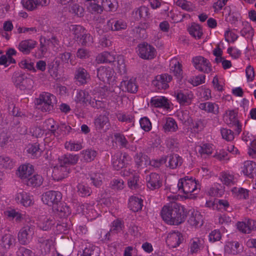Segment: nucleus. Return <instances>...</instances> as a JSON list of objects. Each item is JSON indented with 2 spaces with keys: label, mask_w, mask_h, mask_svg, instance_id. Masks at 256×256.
I'll use <instances>...</instances> for the list:
<instances>
[{
  "label": "nucleus",
  "mask_w": 256,
  "mask_h": 256,
  "mask_svg": "<svg viewBox=\"0 0 256 256\" xmlns=\"http://www.w3.org/2000/svg\"><path fill=\"white\" fill-rule=\"evenodd\" d=\"M162 220L171 225H178L184 220L182 208L176 202L164 206L161 210Z\"/></svg>",
  "instance_id": "f257e3e1"
},
{
  "label": "nucleus",
  "mask_w": 256,
  "mask_h": 256,
  "mask_svg": "<svg viewBox=\"0 0 256 256\" xmlns=\"http://www.w3.org/2000/svg\"><path fill=\"white\" fill-rule=\"evenodd\" d=\"M178 188L179 192L184 193L186 198L190 199L196 198L200 190V185L196 180L188 176L179 180Z\"/></svg>",
  "instance_id": "f03ea898"
},
{
  "label": "nucleus",
  "mask_w": 256,
  "mask_h": 256,
  "mask_svg": "<svg viewBox=\"0 0 256 256\" xmlns=\"http://www.w3.org/2000/svg\"><path fill=\"white\" fill-rule=\"evenodd\" d=\"M56 102V97L53 94L44 92L39 97L36 99L35 104L37 108L42 112H50L54 109V105Z\"/></svg>",
  "instance_id": "7ed1b4c3"
},
{
  "label": "nucleus",
  "mask_w": 256,
  "mask_h": 256,
  "mask_svg": "<svg viewBox=\"0 0 256 256\" xmlns=\"http://www.w3.org/2000/svg\"><path fill=\"white\" fill-rule=\"evenodd\" d=\"M145 180L146 187L150 190H158L162 186V176L156 172H151L147 174Z\"/></svg>",
  "instance_id": "20e7f679"
},
{
  "label": "nucleus",
  "mask_w": 256,
  "mask_h": 256,
  "mask_svg": "<svg viewBox=\"0 0 256 256\" xmlns=\"http://www.w3.org/2000/svg\"><path fill=\"white\" fill-rule=\"evenodd\" d=\"M62 194L60 192L55 190H49L42 195V200L43 202L52 208L56 206L61 202Z\"/></svg>",
  "instance_id": "39448f33"
},
{
  "label": "nucleus",
  "mask_w": 256,
  "mask_h": 256,
  "mask_svg": "<svg viewBox=\"0 0 256 256\" xmlns=\"http://www.w3.org/2000/svg\"><path fill=\"white\" fill-rule=\"evenodd\" d=\"M192 62L194 67L200 72L208 74L212 70L210 63L203 56H196L192 58Z\"/></svg>",
  "instance_id": "423d86ee"
},
{
  "label": "nucleus",
  "mask_w": 256,
  "mask_h": 256,
  "mask_svg": "<svg viewBox=\"0 0 256 256\" xmlns=\"http://www.w3.org/2000/svg\"><path fill=\"white\" fill-rule=\"evenodd\" d=\"M94 126L98 132H106L110 127V123L108 116L106 114H100L94 120Z\"/></svg>",
  "instance_id": "0eeeda50"
},
{
  "label": "nucleus",
  "mask_w": 256,
  "mask_h": 256,
  "mask_svg": "<svg viewBox=\"0 0 256 256\" xmlns=\"http://www.w3.org/2000/svg\"><path fill=\"white\" fill-rule=\"evenodd\" d=\"M34 234V228L32 226H26L21 228L18 234L19 242L24 245L27 244L30 241Z\"/></svg>",
  "instance_id": "6e6552de"
},
{
  "label": "nucleus",
  "mask_w": 256,
  "mask_h": 256,
  "mask_svg": "<svg viewBox=\"0 0 256 256\" xmlns=\"http://www.w3.org/2000/svg\"><path fill=\"white\" fill-rule=\"evenodd\" d=\"M138 54L144 60H150L156 56V50L152 46L147 43L138 44Z\"/></svg>",
  "instance_id": "1a4fd4ad"
},
{
  "label": "nucleus",
  "mask_w": 256,
  "mask_h": 256,
  "mask_svg": "<svg viewBox=\"0 0 256 256\" xmlns=\"http://www.w3.org/2000/svg\"><path fill=\"white\" fill-rule=\"evenodd\" d=\"M172 80V76L167 74L156 76L152 84L158 90H166L169 87L168 83Z\"/></svg>",
  "instance_id": "9d476101"
},
{
  "label": "nucleus",
  "mask_w": 256,
  "mask_h": 256,
  "mask_svg": "<svg viewBox=\"0 0 256 256\" xmlns=\"http://www.w3.org/2000/svg\"><path fill=\"white\" fill-rule=\"evenodd\" d=\"M130 158V156L126 153L116 154L112 156V164L114 168L118 170L120 168H124L126 164Z\"/></svg>",
  "instance_id": "9b49d317"
},
{
  "label": "nucleus",
  "mask_w": 256,
  "mask_h": 256,
  "mask_svg": "<svg viewBox=\"0 0 256 256\" xmlns=\"http://www.w3.org/2000/svg\"><path fill=\"white\" fill-rule=\"evenodd\" d=\"M70 168L61 163L60 165L54 166L52 170V177L54 180H60L66 177L70 172Z\"/></svg>",
  "instance_id": "f8f14e48"
},
{
  "label": "nucleus",
  "mask_w": 256,
  "mask_h": 256,
  "mask_svg": "<svg viewBox=\"0 0 256 256\" xmlns=\"http://www.w3.org/2000/svg\"><path fill=\"white\" fill-rule=\"evenodd\" d=\"M50 3V0H23L22 5L26 10L32 11L48 6Z\"/></svg>",
  "instance_id": "ddd939ff"
},
{
  "label": "nucleus",
  "mask_w": 256,
  "mask_h": 256,
  "mask_svg": "<svg viewBox=\"0 0 256 256\" xmlns=\"http://www.w3.org/2000/svg\"><path fill=\"white\" fill-rule=\"evenodd\" d=\"M237 228L241 232L250 234L252 230H256V222L253 220H248L237 223Z\"/></svg>",
  "instance_id": "4468645a"
},
{
  "label": "nucleus",
  "mask_w": 256,
  "mask_h": 256,
  "mask_svg": "<svg viewBox=\"0 0 256 256\" xmlns=\"http://www.w3.org/2000/svg\"><path fill=\"white\" fill-rule=\"evenodd\" d=\"M114 74V70L110 67L100 66L97 70L98 78L104 82H108Z\"/></svg>",
  "instance_id": "2eb2a0df"
},
{
  "label": "nucleus",
  "mask_w": 256,
  "mask_h": 256,
  "mask_svg": "<svg viewBox=\"0 0 256 256\" xmlns=\"http://www.w3.org/2000/svg\"><path fill=\"white\" fill-rule=\"evenodd\" d=\"M176 100L180 104L188 105L191 103L193 94L191 92L180 90L176 93Z\"/></svg>",
  "instance_id": "dca6fc26"
},
{
  "label": "nucleus",
  "mask_w": 256,
  "mask_h": 256,
  "mask_svg": "<svg viewBox=\"0 0 256 256\" xmlns=\"http://www.w3.org/2000/svg\"><path fill=\"white\" fill-rule=\"evenodd\" d=\"M242 172L250 178L256 176V163L253 161L246 160L244 162Z\"/></svg>",
  "instance_id": "f3484780"
},
{
  "label": "nucleus",
  "mask_w": 256,
  "mask_h": 256,
  "mask_svg": "<svg viewBox=\"0 0 256 256\" xmlns=\"http://www.w3.org/2000/svg\"><path fill=\"white\" fill-rule=\"evenodd\" d=\"M37 42L33 40H23L18 44V48L23 54H28L36 47Z\"/></svg>",
  "instance_id": "a211bd4d"
},
{
  "label": "nucleus",
  "mask_w": 256,
  "mask_h": 256,
  "mask_svg": "<svg viewBox=\"0 0 256 256\" xmlns=\"http://www.w3.org/2000/svg\"><path fill=\"white\" fill-rule=\"evenodd\" d=\"M34 171V170L32 165L23 164L18 168L16 174L21 179L26 180L32 174Z\"/></svg>",
  "instance_id": "6ab92c4d"
},
{
  "label": "nucleus",
  "mask_w": 256,
  "mask_h": 256,
  "mask_svg": "<svg viewBox=\"0 0 256 256\" xmlns=\"http://www.w3.org/2000/svg\"><path fill=\"white\" fill-rule=\"evenodd\" d=\"M120 86L124 88L125 90L132 94L136 93L138 90V85L135 78H131L129 80H124L121 82Z\"/></svg>",
  "instance_id": "aec40b11"
},
{
  "label": "nucleus",
  "mask_w": 256,
  "mask_h": 256,
  "mask_svg": "<svg viewBox=\"0 0 256 256\" xmlns=\"http://www.w3.org/2000/svg\"><path fill=\"white\" fill-rule=\"evenodd\" d=\"M182 240V236L180 232H173L168 234L166 242L169 246L176 248L181 243Z\"/></svg>",
  "instance_id": "412c9836"
},
{
  "label": "nucleus",
  "mask_w": 256,
  "mask_h": 256,
  "mask_svg": "<svg viewBox=\"0 0 256 256\" xmlns=\"http://www.w3.org/2000/svg\"><path fill=\"white\" fill-rule=\"evenodd\" d=\"M74 78L80 84H86L90 78V75L86 70L82 68H78L75 72Z\"/></svg>",
  "instance_id": "4be33fe9"
},
{
  "label": "nucleus",
  "mask_w": 256,
  "mask_h": 256,
  "mask_svg": "<svg viewBox=\"0 0 256 256\" xmlns=\"http://www.w3.org/2000/svg\"><path fill=\"white\" fill-rule=\"evenodd\" d=\"M166 159L168 162L167 166L172 169H174L181 166L183 162L182 158L177 154H170Z\"/></svg>",
  "instance_id": "5701e85b"
},
{
  "label": "nucleus",
  "mask_w": 256,
  "mask_h": 256,
  "mask_svg": "<svg viewBox=\"0 0 256 256\" xmlns=\"http://www.w3.org/2000/svg\"><path fill=\"white\" fill-rule=\"evenodd\" d=\"M56 214L61 218L68 217L71 213V210L68 206L66 204L60 203L53 208Z\"/></svg>",
  "instance_id": "b1692460"
},
{
  "label": "nucleus",
  "mask_w": 256,
  "mask_h": 256,
  "mask_svg": "<svg viewBox=\"0 0 256 256\" xmlns=\"http://www.w3.org/2000/svg\"><path fill=\"white\" fill-rule=\"evenodd\" d=\"M199 108L208 113H212L214 114H218L219 113V106L218 104L214 102H206L200 103L199 104Z\"/></svg>",
  "instance_id": "393cba45"
},
{
  "label": "nucleus",
  "mask_w": 256,
  "mask_h": 256,
  "mask_svg": "<svg viewBox=\"0 0 256 256\" xmlns=\"http://www.w3.org/2000/svg\"><path fill=\"white\" fill-rule=\"evenodd\" d=\"M91 98L88 92L84 90H79L76 92L74 100L76 103L84 105L86 104L88 102L90 104Z\"/></svg>",
  "instance_id": "a878e982"
},
{
  "label": "nucleus",
  "mask_w": 256,
  "mask_h": 256,
  "mask_svg": "<svg viewBox=\"0 0 256 256\" xmlns=\"http://www.w3.org/2000/svg\"><path fill=\"white\" fill-rule=\"evenodd\" d=\"M188 222L192 226H200L203 224L202 216L200 212H194L189 218Z\"/></svg>",
  "instance_id": "bb28decb"
},
{
  "label": "nucleus",
  "mask_w": 256,
  "mask_h": 256,
  "mask_svg": "<svg viewBox=\"0 0 256 256\" xmlns=\"http://www.w3.org/2000/svg\"><path fill=\"white\" fill-rule=\"evenodd\" d=\"M142 199L136 196H132L129 200L128 207L134 212H137L142 210L143 206Z\"/></svg>",
  "instance_id": "cd10ccee"
},
{
  "label": "nucleus",
  "mask_w": 256,
  "mask_h": 256,
  "mask_svg": "<svg viewBox=\"0 0 256 256\" xmlns=\"http://www.w3.org/2000/svg\"><path fill=\"white\" fill-rule=\"evenodd\" d=\"M54 224V220L53 218L42 216L39 219L38 226L40 229L47 230L50 228Z\"/></svg>",
  "instance_id": "c85d7f7f"
},
{
  "label": "nucleus",
  "mask_w": 256,
  "mask_h": 256,
  "mask_svg": "<svg viewBox=\"0 0 256 256\" xmlns=\"http://www.w3.org/2000/svg\"><path fill=\"white\" fill-rule=\"evenodd\" d=\"M108 26L111 28L112 30H121L126 29V23L122 20H110L108 22Z\"/></svg>",
  "instance_id": "c756f323"
},
{
  "label": "nucleus",
  "mask_w": 256,
  "mask_h": 256,
  "mask_svg": "<svg viewBox=\"0 0 256 256\" xmlns=\"http://www.w3.org/2000/svg\"><path fill=\"white\" fill-rule=\"evenodd\" d=\"M16 242V238L14 236L8 234H4L2 238L0 244L5 249H9L14 246Z\"/></svg>",
  "instance_id": "7c9ffc66"
},
{
  "label": "nucleus",
  "mask_w": 256,
  "mask_h": 256,
  "mask_svg": "<svg viewBox=\"0 0 256 256\" xmlns=\"http://www.w3.org/2000/svg\"><path fill=\"white\" fill-rule=\"evenodd\" d=\"M225 250L228 253L235 255L240 253L242 249L238 242H227Z\"/></svg>",
  "instance_id": "2f4dec72"
},
{
  "label": "nucleus",
  "mask_w": 256,
  "mask_h": 256,
  "mask_svg": "<svg viewBox=\"0 0 256 256\" xmlns=\"http://www.w3.org/2000/svg\"><path fill=\"white\" fill-rule=\"evenodd\" d=\"M203 242V240L198 238H192L190 244V253L195 254L198 252L202 246Z\"/></svg>",
  "instance_id": "473e14b6"
},
{
  "label": "nucleus",
  "mask_w": 256,
  "mask_h": 256,
  "mask_svg": "<svg viewBox=\"0 0 256 256\" xmlns=\"http://www.w3.org/2000/svg\"><path fill=\"white\" fill-rule=\"evenodd\" d=\"M43 182L42 176L39 174H34L33 176L28 178L26 180V184L30 186H39Z\"/></svg>",
  "instance_id": "72a5a7b5"
},
{
  "label": "nucleus",
  "mask_w": 256,
  "mask_h": 256,
  "mask_svg": "<svg viewBox=\"0 0 256 256\" xmlns=\"http://www.w3.org/2000/svg\"><path fill=\"white\" fill-rule=\"evenodd\" d=\"M16 198L24 206H29L32 204V197L26 192H22L18 194Z\"/></svg>",
  "instance_id": "f704fd0d"
},
{
  "label": "nucleus",
  "mask_w": 256,
  "mask_h": 256,
  "mask_svg": "<svg viewBox=\"0 0 256 256\" xmlns=\"http://www.w3.org/2000/svg\"><path fill=\"white\" fill-rule=\"evenodd\" d=\"M150 103L157 108H168L169 104L168 100L164 97H154L151 99Z\"/></svg>",
  "instance_id": "c9c22d12"
},
{
  "label": "nucleus",
  "mask_w": 256,
  "mask_h": 256,
  "mask_svg": "<svg viewBox=\"0 0 256 256\" xmlns=\"http://www.w3.org/2000/svg\"><path fill=\"white\" fill-rule=\"evenodd\" d=\"M114 56L108 52H104L99 54L96 58L97 62L100 63H110L114 62Z\"/></svg>",
  "instance_id": "e433bc0d"
},
{
  "label": "nucleus",
  "mask_w": 256,
  "mask_h": 256,
  "mask_svg": "<svg viewBox=\"0 0 256 256\" xmlns=\"http://www.w3.org/2000/svg\"><path fill=\"white\" fill-rule=\"evenodd\" d=\"M78 157L77 155L65 154L60 159V162L64 166L74 164L78 162Z\"/></svg>",
  "instance_id": "4c0bfd02"
},
{
  "label": "nucleus",
  "mask_w": 256,
  "mask_h": 256,
  "mask_svg": "<svg viewBox=\"0 0 256 256\" xmlns=\"http://www.w3.org/2000/svg\"><path fill=\"white\" fill-rule=\"evenodd\" d=\"M236 113L233 110H228L224 114V120L228 125L234 124L238 120L236 118Z\"/></svg>",
  "instance_id": "58836bf2"
},
{
  "label": "nucleus",
  "mask_w": 256,
  "mask_h": 256,
  "mask_svg": "<svg viewBox=\"0 0 256 256\" xmlns=\"http://www.w3.org/2000/svg\"><path fill=\"white\" fill-rule=\"evenodd\" d=\"M149 158L142 152L136 153L134 156V161L138 166L148 165Z\"/></svg>",
  "instance_id": "ea45409f"
},
{
  "label": "nucleus",
  "mask_w": 256,
  "mask_h": 256,
  "mask_svg": "<svg viewBox=\"0 0 256 256\" xmlns=\"http://www.w3.org/2000/svg\"><path fill=\"white\" fill-rule=\"evenodd\" d=\"M178 128L176 122L174 118H166V122L163 126L165 132H175Z\"/></svg>",
  "instance_id": "a19ab883"
},
{
  "label": "nucleus",
  "mask_w": 256,
  "mask_h": 256,
  "mask_svg": "<svg viewBox=\"0 0 256 256\" xmlns=\"http://www.w3.org/2000/svg\"><path fill=\"white\" fill-rule=\"evenodd\" d=\"M28 153L31 154L34 158H37L41 155L42 150L40 148V144L38 143L30 144L27 150Z\"/></svg>",
  "instance_id": "79ce46f5"
},
{
  "label": "nucleus",
  "mask_w": 256,
  "mask_h": 256,
  "mask_svg": "<svg viewBox=\"0 0 256 256\" xmlns=\"http://www.w3.org/2000/svg\"><path fill=\"white\" fill-rule=\"evenodd\" d=\"M188 30L190 34L196 38H200L202 34L201 27L200 25L196 24H192L188 28Z\"/></svg>",
  "instance_id": "37998d69"
},
{
  "label": "nucleus",
  "mask_w": 256,
  "mask_h": 256,
  "mask_svg": "<svg viewBox=\"0 0 256 256\" xmlns=\"http://www.w3.org/2000/svg\"><path fill=\"white\" fill-rule=\"evenodd\" d=\"M220 180L223 184L226 186H231L234 184V176L226 172L221 173Z\"/></svg>",
  "instance_id": "c03bdc74"
},
{
  "label": "nucleus",
  "mask_w": 256,
  "mask_h": 256,
  "mask_svg": "<svg viewBox=\"0 0 256 256\" xmlns=\"http://www.w3.org/2000/svg\"><path fill=\"white\" fill-rule=\"evenodd\" d=\"M40 248L42 254H47L50 252L52 246L53 244V242L52 240L42 239L40 240Z\"/></svg>",
  "instance_id": "a18cd8bd"
},
{
  "label": "nucleus",
  "mask_w": 256,
  "mask_h": 256,
  "mask_svg": "<svg viewBox=\"0 0 256 256\" xmlns=\"http://www.w3.org/2000/svg\"><path fill=\"white\" fill-rule=\"evenodd\" d=\"M44 126L54 136H55L56 130L59 128V125L52 118L46 120L44 122Z\"/></svg>",
  "instance_id": "49530a36"
},
{
  "label": "nucleus",
  "mask_w": 256,
  "mask_h": 256,
  "mask_svg": "<svg viewBox=\"0 0 256 256\" xmlns=\"http://www.w3.org/2000/svg\"><path fill=\"white\" fill-rule=\"evenodd\" d=\"M84 160L86 162H90L93 160L96 157L97 152L92 149H88L82 150L81 152Z\"/></svg>",
  "instance_id": "de8ad7c7"
},
{
  "label": "nucleus",
  "mask_w": 256,
  "mask_h": 256,
  "mask_svg": "<svg viewBox=\"0 0 256 256\" xmlns=\"http://www.w3.org/2000/svg\"><path fill=\"white\" fill-rule=\"evenodd\" d=\"M116 70L118 72L120 73V74H124L126 72V66L124 62V60L122 56H120L118 57L116 64Z\"/></svg>",
  "instance_id": "09e8293b"
},
{
  "label": "nucleus",
  "mask_w": 256,
  "mask_h": 256,
  "mask_svg": "<svg viewBox=\"0 0 256 256\" xmlns=\"http://www.w3.org/2000/svg\"><path fill=\"white\" fill-rule=\"evenodd\" d=\"M101 4L104 10L112 12L116 9V0H102Z\"/></svg>",
  "instance_id": "8fccbe9b"
},
{
  "label": "nucleus",
  "mask_w": 256,
  "mask_h": 256,
  "mask_svg": "<svg viewBox=\"0 0 256 256\" xmlns=\"http://www.w3.org/2000/svg\"><path fill=\"white\" fill-rule=\"evenodd\" d=\"M69 29L72 32L75 38H80L85 32V29L80 25H70Z\"/></svg>",
  "instance_id": "3c124183"
},
{
  "label": "nucleus",
  "mask_w": 256,
  "mask_h": 256,
  "mask_svg": "<svg viewBox=\"0 0 256 256\" xmlns=\"http://www.w3.org/2000/svg\"><path fill=\"white\" fill-rule=\"evenodd\" d=\"M88 10L92 14H102L104 10V8L102 5H100L95 2H88V4H86Z\"/></svg>",
  "instance_id": "603ef678"
},
{
  "label": "nucleus",
  "mask_w": 256,
  "mask_h": 256,
  "mask_svg": "<svg viewBox=\"0 0 256 256\" xmlns=\"http://www.w3.org/2000/svg\"><path fill=\"white\" fill-rule=\"evenodd\" d=\"M176 4L182 9L188 12H192L194 8V4L186 0H178Z\"/></svg>",
  "instance_id": "864d4df0"
},
{
  "label": "nucleus",
  "mask_w": 256,
  "mask_h": 256,
  "mask_svg": "<svg viewBox=\"0 0 256 256\" xmlns=\"http://www.w3.org/2000/svg\"><path fill=\"white\" fill-rule=\"evenodd\" d=\"M81 256H99L98 248L94 246H89L83 250Z\"/></svg>",
  "instance_id": "5fc2aeb1"
},
{
  "label": "nucleus",
  "mask_w": 256,
  "mask_h": 256,
  "mask_svg": "<svg viewBox=\"0 0 256 256\" xmlns=\"http://www.w3.org/2000/svg\"><path fill=\"white\" fill-rule=\"evenodd\" d=\"M136 14H138L140 18L146 20L150 18V13L149 8L144 6L140 7L136 12Z\"/></svg>",
  "instance_id": "6e6d98bb"
},
{
  "label": "nucleus",
  "mask_w": 256,
  "mask_h": 256,
  "mask_svg": "<svg viewBox=\"0 0 256 256\" xmlns=\"http://www.w3.org/2000/svg\"><path fill=\"white\" fill-rule=\"evenodd\" d=\"M65 148L70 151H78L82 148L80 142H66L64 144Z\"/></svg>",
  "instance_id": "4d7b16f0"
},
{
  "label": "nucleus",
  "mask_w": 256,
  "mask_h": 256,
  "mask_svg": "<svg viewBox=\"0 0 256 256\" xmlns=\"http://www.w3.org/2000/svg\"><path fill=\"white\" fill-rule=\"evenodd\" d=\"M232 192L236 194L240 198L246 199L248 196L247 190L242 188L234 187L232 189Z\"/></svg>",
  "instance_id": "13d9d810"
},
{
  "label": "nucleus",
  "mask_w": 256,
  "mask_h": 256,
  "mask_svg": "<svg viewBox=\"0 0 256 256\" xmlns=\"http://www.w3.org/2000/svg\"><path fill=\"white\" fill-rule=\"evenodd\" d=\"M114 137L116 142L120 144L121 147H127L128 142L123 134L120 133H116L114 134Z\"/></svg>",
  "instance_id": "bf43d9fd"
},
{
  "label": "nucleus",
  "mask_w": 256,
  "mask_h": 256,
  "mask_svg": "<svg viewBox=\"0 0 256 256\" xmlns=\"http://www.w3.org/2000/svg\"><path fill=\"white\" fill-rule=\"evenodd\" d=\"M124 226V224L120 220H116L112 222L110 232L118 233L122 230Z\"/></svg>",
  "instance_id": "052dcab7"
},
{
  "label": "nucleus",
  "mask_w": 256,
  "mask_h": 256,
  "mask_svg": "<svg viewBox=\"0 0 256 256\" xmlns=\"http://www.w3.org/2000/svg\"><path fill=\"white\" fill-rule=\"evenodd\" d=\"M78 192L82 196H89L92 193L90 188L82 184H78Z\"/></svg>",
  "instance_id": "680f3d73"
},
{
  "label": "nucleus",
  "mask_w": 256,
  "mask_h": 256,
  "mask_svg": "<svg viewBox=\"0 0 256 256\" xmlns=\"http://www.w3.org/2000/svg\"><path fill=\"white\" fill-rule=\"evenodd\" d=\"M220 132L222 138L226 140L230 141L234 139V134L232 130L222 128L221 129Z\"/></svg>",
  "instance_id": "e2e57ef3"
},
{
  "label": "nucleus",
  "mask_w": 256,
  "mask_h": 256,
  "mask_svg": "<svg viewBox=\"0 0 256 256\" xmlns=\"http://www.w3.org/2000/svg\"><path fill=\"white\" fill-rule=\"evenodd\" d=\"M103 179V176L100 174H94L90 176V180L93 184L96 186H100L102 184V180Z\"/></svg>",
  "instance_id": "0e129e2a"
},
{
  "label": "nucleus",
  "mask_w": 256,
  "mask_h": 256,
  "mask_svg": "<svg viewBox=\"0 0 256 256\" xmlns=\"http://www.w3.org/2000/svg\"><path fill=\"white\" fill-rule=\"evenodd\" d=\"M205 78L206 76L204 75L200 74L190 78L189 82L194 86H198L204 82Z\"/></svg>",
  "instance_id": "69168bd1"
},
{
  "label": "nucleus",
  "mask_w": 256,
  "mask_h": 256,
  "mask_svg": "<svg viewBox=\"0 0 256 256\" xmlns=\"http://www.w3.org/2000/svg\"><path fill=\"white\" fill-rule=\"evenodd\" d=\"M141 128L146 132H148L152 129V124L149 119L146 117L142 118L140 120Z\"/></svg>",
  "instance_id": "338daca9"
},
{
  "label": "nucleus",
  "mask_w": 256,
  "mask_h": 256,
  "mask_svg": "<svg viewBox=\"0 0 256 256\" xmlns=\"http://www.w3.org/2000/svg\"><path fill=\"white\" fill-rule=\"evenodd\" d=\"M139 180V177L138 174H132V176L130 177L128 180V186L131 189H136L138 188V182Z\"/></svg>",
  "instance_id": "774afa93"
}]
</instances>
